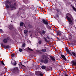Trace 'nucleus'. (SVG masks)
<instances>
[{"mask_svg":"<svg viewBox=\"0 0 76 76\" xmlns=\"http://www.w3.org/2000/svg\"><path fill=\"white\" fill-rule=\"evenodd\" d=\"M41 51L42 52H45L47 51V49H44L41 50Z\"/></svg>","mask_w":76,"mask_h":76,"instance_id":"19","label":"nucleus"},{"mask_svg":"<svg viewBox=\"0 0 76 76\" xmlns=\"http://www.w3.org/2000/svg\"><path fill=\"white\" fill-rule=\"evenodd\" d=\"M11 63L13 65H14V66H16V61L13 60L11 61Z\"/></svg>","mask_w":76,"mask_h":76,"instance_id":"8","label":"nucleus"},{"mask_svg":"<svg viewBox=\"0 0 76 76\" xmlns=\"http://www.w3.org/2000/svg\"><path fill=\"white\" fill-rule=\"evenodd\" d=\"M52 69L53 68L52 67H49L48 66L46 67V71H50V70L51 71L52 70Z\"/></svg>","mask_w":76,"mask_h":76,"instance_id":"6","label":"nucleus"},{"mask_svg":"<svg viewBox=\"0 0 76 76\" xmlns=\"http://www.w3.org/2000/svg\"><path fill=\"white\" fill-rule=\"evenodd\" d=\"M56 33H57V35L61 36V32H60L59 31H57Z\"/></svg>","mask_w":76,"mask_h":76,"instance_id":"12","label":"nucleus"},{"mask_svg":"<svg viewBox=\"0 0 76 76\" xmlns=\"http://www.w3.org/2000/svg\"><path fill=\"white\" fill-rule=\"evenodd\" d=\"M16 1V0H14V1Z\"/></svg>","mask_w":76,"mask_h":76,"instance_id":"49","label":"nucleus"},{"mask_svg":"<svg viewBox=\"0 0 76 76\" xmlns=\"http://www.w3.org/2000/svg\"><path fill=\"white\" fill-rule=\"evenodd\" d=\"M6 3L5 6L8 9H9V8H10V6L9 5H11L12 4V3H13V1L12 0L10 1L8 0H7L6 1ZM8 4L9 5H8Z\"/></svg>","mask_w":76,"mask_h":76,"instance_id":"4","label":"nucleus"},{"mask_svg":"<svg viewBox=\"0 0 76 76\" xmlns=\"http://www.w3.org/2000/svg\"><path fill=\"white\" fill-rule=\"evenodd\" d=\"M21 66H23L24 67H26L25 66L22 65V64H21Z\"/></svg>","mask_w":76,"mask_h":76,"instance_id":"40","label":"nucleus"},{"mask_svg":"<svg viewBox=\"0 0 76 76\" xmlns=\"http://www.w3.org/2000/svg\"><path fill=\"white\" fill-rule=\"evenodd\" d=\"M11 56L12 57H14V56H15V54H14V53L12 54L11 55Z\"/></svg>","mask_w":76,"mask_h":76,"instance_id":"32","label":"nucleus"},{"mask_svg":"<svg viewBox=\"0 0 76 76\" xmlns=\"http://www.w3.org/2000/svg\"><path fill=\"white\" fill-rule=\"evenodd\" d=\"M73 18L72 15L69 13H67L66 16V19L69 21L70 25H72V19Z\"/></svg>","mask_w":76,"mask_h":76,"instance_id":"2","label":"nucleus"},{"mask_svg":"<svg viewBox=\"0 0 76 76\" xmlns=\"http://www.w3.org/2000/svg\"><path fill=\"white\" fill-rule=\"evenodd\" d=\"M42 21L43 22L44 24H45V25H48V22L46 21V20L45 19H43L42 20Z\"/></svg>","mask_w":76,"mask_h":76,"instance_id":"7","label":"nucleus"},{"mask_svg":"<svg viewBox=\"0 0 76 76\" xmlns=\"http://www.w3.org/2000/svg\"><path fill=\"white\" fill-rule=\"evenodd\" d=\"M65 49L66 51L69 54H70V55H72V53H70V51H69V49H68V48H67L66 47L65 48Z\"/></svg>","mask_w":76,"mask_h":76,"instance_id":"10","label":"nucleus"},{"mask_svg":"<svg viewBox=\"0 0 76 76\" xmlns=\"http://www.w3.org/2000/svg\"><path fill=\"white\" fill-rule=\"evenodd\" d=\"M24 34H27L28 33V31L27 30H25L24 31Z\"/></svg>","mask_w":76,"mask_h":76,"instance_id":"23","label":"nucleus"},{"mask_svg":"<svg viewBox=\"0 0 76 76\" xmlns=\"http://www.w3.org/2000/svg\"><path fill=\"white\" fill-rule=\"evenodd\" d=\"M19 51H20V52H22V49L21 48H19Z\"/></svg>","mask_w":76,"mask_h":76,"instance_id":"31","label":"nucleus"},{"mask_svg":"<svg viewBox=\"0 0 76 76\" xmlns=\"http://www.w3.org/2000/svg\"><path fill=\"white\" fill-rule=\"evenodd\" d=\"M56 38H57V39L58 41H60V39H59V38L58 37H56Z\"/></svg>","mask_w":76,"mask_h":76,"instance_id":"35","label":"nucleus"},{"mask_svg":"<svg viewBox=\"0 0 76 76\" xmlns=\"http://www.w3.org/2000/svg\"><path fill=\"white\" fill-rule=\"evenodd\" d=\"M24 25V23L23 22H20V27H22V26H23V25Z\"/></svg>","mask_w":76,"mask_h":76,"instance_id":"16","label":"nucleus"},{"mask_svg":"<svg viewBox=\"0 0 76 76\" xmlns=\"http://www.w3.org/2000/svg\"><path fill=\"white\" fill-rule=\"evenodd\" d=\"M19 69L18 67H14L11 69V71L14 75H18Z\"/></svg>","mask_w":76,"mask_h":76,"instance_id":"3","label":"nucleus"},{"mask_svg":"<svg viewBox=\"0 0 76 76\" xmlns=\"http://www.w3.org/2000/svg\"><path fill=\"white\" fill-rule=\"evenodd\" d=\"M14 6H16V3H14Z\"/></svg>","mask_w":76,"mask_h":76,"instance_id":"41","label":"nucleus"},{"mask_svg":"<svg viewBox=\"0 0 76 76\" xmlns=\"http://www.w3.org/2000/svg\"><path fill=\"white\" fill-rule=\"evenodd\" d=\"M56 19L57 20H58L59 19V17H57V18H56Z\"/></svg>","mask_w":76,"mask_h":76,"instance_id":"37","label":"nucleus"},{"mask_svg":"<svg viewBox=\"0 0 76 76\" xmlns=\"http://www.w3.org/2000/svg\"><path fill=\"white\" fill-rule=\"evenodd\" d=\"M3 42L4 43H7V40L6 39H4L3 40Z\"/></svg>","mask_w":76,"mask_h":76,"instance_id":"18","label":"nucleus"},{"mask_svg":"<svg viewBox=\"0 0 76 76\" xmlns=\"http://www.w3.org/2000/svg\"><path fill=\"white\" fill-rule=\"evenodd\" d=\"M46 38H48V39H50V37H49L48 36H47V37H46Z\"/></svg>","mask_w":76,"mask_h":76,"instance_id":"39","label":"nucleus"},{"mask_svg":"<svg viewBox=\"0 0 76 76\" xmlns=\"http://www.w3.org/2000/svg\"><path fill=\"white\" fill-rule=\"evenodd\" d=\"M71 62L72 63L73 65L76 66V59H75V61H72Z\"/></svg>","mask_w":76,"mask_h":76,"instance_id":"11","label":"nucleus"},{"mask_svg":"<svg viewBox=\"0 0 76 76\" xmlns=\"http://www.w3.org/2000/svg\"><path fill=\"white\" fill-rule=\"evenodd\" d=\"M43 39L45 41V42H47L48 44L49 43V41L47 40V39L45 37L43 38Z\"/></svg>","mask_w":76,"mask_h":76,"instance_id":"15","label":"nucleus"},{"mask_svg":"<svg viewBox=\"0 0 76 76\" xmlns=\"http://www.w3.org/2000/svg\"><path fill=\"white\" fill-rule=\"evenodd\" d=\"M56 17L57 18H59V16L58 14H57L56 15Z\"/></svg>","mask_w":76,"mask_h":76,"instance_id":"42","label":"nucleus"},{"mask_svg":"<svg viewBox=\"0 0 76 76\" xmlns=\"http://www.w3.org/2000/svg\"><path fill=\"white\" fill-rule=\"evenodd\" d=\"M1 47H3L4 48V46H5V45H4L3 43L1 44Z\"/></svg>","mask_w":76,"mask_h":76,"instance_id":"27","label":"nucleus"},{"mask_svg":"<svg viewBox=\"0 0 76 76\" xmlns=\"http://www.w3.org/2000/svg\"><path fill=\"white\" fill-rule=\"evenodd\" d=\"M71 45H74L73 43H71Z\"/></svg>","mask_w":76,"mask_h":76,"instance_id":"44","label":"nucleus"},{"mask_svg":"<svg viewBox=\"0 0 76 76\" xmlns=\"http://www.w3.org/2000/svg\"><path fill=\"white\" fill-rule=\"evenodd\" d=\"M39 76H44L43 74H42L40 73L39 75Z\"/></svg>","mask_w":76,"mask_h":76,"instance_id":"33","label":"nucleus"},{"mask_svg":"<svg viewBox=\"0 0 76 76\" xmlns=\"http://www.w3.org/2000/svg\"><path fill=\"white\" fill-rule=\"evenodd\" d=\"M50 58L51 60L52 61H55L56 60V59H55V58H54L53 57H52V56H50Z\"/></svg>","mask_w":76,"mask_h":76,"instance_id":"17","label":"nucleus"},{"mask_svg":"<svg viewBox=\"0 0 76 76\" xmlns=\"http://www.w3.org/2000/svg\"><path fill=\"white\" fill-rule=\"evenodd\" d=\"M40 8H41V7H40Z\"/></svg>","mask_w":76,"mask_h":76,"instance_id":"51","label":"nucleus"},{"mask_svg":"<svg viewBox=\"0 0 76 76\" xmlns=\"http://www.w3.org/2000/svg\"><path fill=\"white\" fill-rule=\"evenodd\" d=\"M24 27H25V28H26V27L25 26V25H24Z\"/></svg>","mask_w":76,"mask_h":76,"instance_id":"48","label":"nucleus"},{"mask_svg":"<svg viewBox=\"0 0 76 76\" xmlns=\"http://www.w3.org/2000/svg\"><path fill=\"white\" fill-rule=\"evenodd\" d=\"M42 59L40 60V62L41 63H44L45 64H47L48 63V60L49 58L48 56V57L45 55H42Z\"/></svg>","mask_w":76,"mask_h":76,"instance_id":"1","label":"nucleus"},{"mask_svg":"<svg viewBox=\"0 0 76 76\" xmlns=\"http://www.w3.org/2000/svg\"><path fill=\"white\" fill-rule=\"evenodd\" d=\"M41 68L43 70H45L47 68V66H45L42 65L41 66Z\"/></svg>","mask_w":76,"mask_h":76,"instance_id":"13","label":"nucleus"},{"mask_svg":"<svg viewBox=\"0 0 76 76\" xmlns=\"http://www.w3.org/2000/svg\"><path fill=\"white\" fill-rule=\"evenodd\" d=\"M47 27V28H48V29H51V27H50V26H49L48 25H47L46 26Z\"/></svg>","mask_w":76,"mask_h":76,"instance_id":"26","label":"nucleus"},{"mask_svg":"<svg viewBox=\"0 0 76 76\" xmlns=\"http://www.w3.org/2000/svg\"><path fill=\"white\" fill-rule=\"evenodd\" d=\"M42 33L43 35L45 34L46 33V31L42 30Z\"/></svg>","mask_w":76,"mask_h":76,"instance_id":"21","label":"nucleus"},{"mask_svg":"<svg viewBox=\"0 0 76 76\" xmlns=\"http://www.w3.org/2000/svg\"><path fill=\"white\" fill-rule=\"evenodd\" d=\"M40 73H41V72L39 71H38L36 72V73H35V74L36 75H39V74H40Z\"/></svg>","mask_w":76,"mask_h":76,"instance_id":"20","label":"nucleus"},{"mask_svg":"<svg viewBox=\"0 0 76 76\" xmlns=\"http://www.w3.org/2000/svg\"><path fill=\"white\" fill-rule=\"evenodd\" d=\"M72 54L74 56H75V57H76V53L74 52H72Z\"/></svg>","mask_w":76,"mask_h":76,"instance_id":"25","label":"nucleus"},{"mask_svg":"<svg viewBox=\"0 0 76 76\" xmlns=\"http://www.w3.org/2000/svg\"><path fill=\"white\" fill-rule=\"evenodd\" d=\"M4 48H5L6 50H7V48H10V46L9 45H7V46L5 45Z\"/></svg>","mask_w":76,"mask_h":76,"instance_id":"14","label":"nucleus"},{"mask_svg":"<svg viewBox=\"0 0 76 76\" xmlns=\"http://www.w3.org/2000/svg\"><path fill=\"white\" fill-rule=\"evenodd\" d=\"M38 53H39L40 54H41L42 53V52L41 51H37Z\"/></svg>","mask_w":76,"mask_h":76,"instance_id":"34","label":"nucleus"},{"mask_svg":"<svg viewBox=\"0 0 76 76\" xmlns=\"http://www.w3.org/2000/svg\"><path fill=\"white\" fill-rule=\"evenodd\" d=\"M25 47V43H23L22 45V47Z\"/></svg>","mask_w":76,"mask_h":76,"instance_id":"28","label":"nucleus"},{"mask_svg":"<svg viewBox=\"0 0 76 76\" xmlns=\"http://www.w3.org/2000/svg\"><path fill=\"white\" fill-rule=\"evenodd\" d=\"M38 43L39 44H42V41L41 40H39Z\"/></svg>","mask_w":76,"mask_h":76,"instance_id":"24","label":"nucleus"},{"mask_svg":"<svg viewBox=\"0 0 76 76\" xmlns=\"http://www.w3.org/2000/svg\"><path fill=\"white\" fill-rule=\"evenodd\" d=\"M61 56L62 58L65 61H67V59H66V58L65 57V56L64 55H63V54H61Z\"/></svg>","mask_w":76,"mask_h":76,"instance_id":"9","label":"nucleus"},{"mask_svg":"<svg viewBox=\"0 0 76 76\" xmlns=\"http://www.w3.org/2000/svg\"><path fill=\"white\" fill-rule=\"evenodd\" d=\"M66 61H67V62H69V60H67V59H66Z\"/></svg>","mask_w":76,"mask_h":76,"instance_id":"45","label":"nucleus"},{"mask_svg":"<svg viewBox=\"0 0 76 76\" xmlns=\"http://www.w3.org/2000/svg\"><path fill=\"white\" fill-rule=\"evenodd\" d=\"M56 12H59L60 9H56Z\"/></svg>","mask_w":76,"mask_h":76,"instance_id":"29","label":"nucleus"},{"mask_svg":"<svg viewBox=\"0 0 76 76\" xmlns=\"http://www.w3.org/2000/svg\"><path fill=\"white\" fill-rule=\"evenodd\" d=\"M28 27L29 28H31V27H32V26L31 25H28Z\"/></svg>","mask_w":76,"mask_h":76,"instance_id":"43","label":"nucleus"},{"mask_svg":"<svg viewBox=\"0 0 76 76\" xmlns=\"http://www.w3.org/2000/svg\"><path fill=\"white\" fill-rule=\"evenodd\" d=\"M21 76V75H20V76Z\"/></svg>","mask_w":76,"mask_h":76,"instance_id":"50","label":"nucleus"},{"mask_svg":"<svg viewBox=\"0 0 76 76\" xmlns=\"http://www.w3.org/2000/svg\"><path fill=\"white\" fill-rule=\"evenodd\" d=\"M9 6H10V7L11 10H15L16 9V7L14 6L13 4H12L9 5Z\"/></svg>","mask_w":76,"mask_h":76,"instance_id":"5","label":"nucleus"},{"mask_svg":"<svg viewBox=\"0 0 76 76\" xmlns=\"http://www.w3.org/2000/svg\"><path fill=\"white\" fill-rule=\"evenodd\" d=\"M0 32H3V30L1 29H0Z\"/></svg>","mask_w":76,"mask_h":76,"instance_id":"38","label":"nucleus"},{"mask_svg":"<svg viewBox=\"0 0 76 76\" xmlns=\"http://www.w3.org/2000/svg\"><path fill=\"white\" fill-rule=\"evenodd\" d=\"M7 41H9V39H10V38H9V37H7Z\"/></svg>","mask_w":76,"mask_h":76,"instance_id":"30","label":"nucleus"},{"mask_svg":"<svg viewBox=\"0 0 76 76\" xmlns=\"http://www.w3.org/2000/svg\"><path fill=\"white\" fill-rule=\"evenodd\" d=\"M9 29L10 30H11V29H12V28H9Z\"/></svg>","mask_w":76,"mask_h":76,"instance_id":"46","label":"nucleus"},{"mask_svg":"<svg viewBox=\"0 0 76 76\" xmlns=\"http://www.w3.org/2000/svg\"><path fill=\"white\" fill-rule=\"evenodd\" d=\"M30 37H32V34H31L30 35Z\"/></svg>","mask_w":76,"mask_h":76,"instance_id":"47","label":"nucleus"},{"mask_svg":"<svg viewBox=\"0 0 76 76\" xmlns=\"http://www.w3.org/2000/svg\"><path fill=\"white\" fill-rule=\"evenodd\" d=\"M1 64H3V65H4V62L3 61H1Z\"/></svg>","mask_w":76,"mask_h":76,"instance_id":"36","label":"nucleus"},{"mask_svg":"<svg viewBox=\"0 0 76 76\" xmlns=\"http://www.w3.org/2000/svg\"><path fill=\"white\" fill-rule=\"evenodd\" d=\"M28 50H29V51H34V50H32V49H31V48L28 47Z\"/></svg>","mask_w":76,"mask_h":76,"instance_id":"22","label":"nucleus"}]
</instances>
